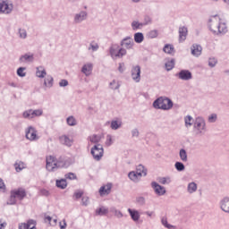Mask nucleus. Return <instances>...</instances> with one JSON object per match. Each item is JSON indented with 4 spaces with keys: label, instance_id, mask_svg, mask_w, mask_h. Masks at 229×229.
<instances>
[{
    "label": "nucleus",
    "instance_id": "obj_1",
    "mask_svg": "<svg viewBox=\"0 0 229 229\" xmlns=\"http://www.w3.org/2000/svg\"><path fill=\"white\" fill-rule=\"evenodd\" d=\"M208 28L210 31L216 35H219V33H226V31H228L226 23H225V21L221 19L219 15L212 16L209 19Z\"/></svg>",
    "mask_w": 229,
    "mask_h": 229
},
{
    "label": "nucleus",
    "instance_id": "obj_2",
    "mask_svg": "<svg viewBox=\"0 0 229 229\" xmlns=\"http://www.w3.org/2000/svg\"><path fill=\"white\" fill-rule=\"evenodd\" d=\"M27 194L28 193L24 188H16L11 191V195L7 200V205H15V203H17V199L22 201V199L26 198Z\"/></svg>",
    "mask_w": 229,
    "mask_h": 229
},
{
    "label": "nucleus",
    "instance_id": "obj_3",
    "mask_svg": "<svg viewBox=\"0 0 229 229\" xmlns=\"http://www.w3.org/2000/svg\"><path fill=\"white\" fill-rule=\"evenodd\" d=\"M154 108L160 110H171L173 108V101L165 97H160L153 103Z\"/></svg>",
    "mask_w": 229,
    "mask_h": 229
},
{
    "label": "nucleus",
    "instance_id": "obj_4",
    "mask_svg": "<svg viewBox=\"0 0 229 229\" xmlns=\"http://www.w3.org/2000/svg\"><path fill=\"white\" fill-rule=\"evenodd\" d=\"M47 171H55V169H58V160H56L55 157H47Z\"/></svg>",
    "mask_w": 229,
    "mask_h": 229
},
{
    "label": "nucleus",
    "instance_id": "obj_5",
    "mask_svg": "<svg viewBox=\"0 0 229 229\" xmlns=\"http://www.w3.org/2000/svg\"><path fill=\"white\" fill-rule=\"evenodd\" d=\"M104 150L103 146L101 145H95L94 148L91 149V155H93V157L95 160H101L103 157Z\"/></svg>",
    "mask_w": 229,
    "mask_h": 229
},
{
    "label": "nucleus",
    "instance_id": "obj_6",
    "mask_svg": "<svg viewBox=\"0 0 229 229\" xmlns=\"http://www.w3.org/2000/svg\"><path fill=\"white\" fill-rule=\"evenodd\" d=\"M131 78L139 83L140 81V66H134L131 70Z\"/></svg>",
    "mask_w": 229,
    "mask_h": 229
},
{
    "label": "nucleus",
    "instance_id": "obj_7",
    "mask_svg": "<svg viewBox=\"0 0 229 229\" xmlns=\"http://www.w3.org/2000/svg\"><path fill=\"white\" fill-rule=\"evenodd\" d=\"M112 191V183H107L104 186H102L98 192L100 196H108V194L111 192Z\"/></svg>",
    "mask_w": 229,
    "mask_h": 229
},
{
    "label": "nucleus",
    "instance_id": "obj_8",
    "mask_svg": "<svg viewBox=\"0 0 229 229\" xmlns=\"http://www.w3.org/2000/svg\"><path fill=\"white\" fill-rule=\"evenodd\" d=\"M133 38H131V37L123 38L121 42V46H123V47H125V49H131V47H133Z\"/></svg>",
    "mask_w": 229,
    "mask_h": 229
},
{
    "label": "nucleus",
    "instance_id": "obj_9",
    "mask_svg": "<svg viewBox=\"0 0 229 229\" xmlns=\"http://www.w3.org/2000/svg\"><path fill=\"white\" fill-rule=\"evenodd\" d=\"M26 138L29 140H36L37 139V131L33 127H29L28 131H26Z\"/></svg>",
    "mask_w": 229,
    "mask_h": 229
},
{
    "label": "nucleus",
    "instance_id": "obj_10",
    "mask_svg": "<svg viewBox=\"0 0 229 229\" xmlns=\"http://www.w3.org/2000/svg\"><path fill=\"white\" fill-rule=\"evenodd\" d=\"M13 8V6L12 4H8L6 2H3L0 4V13H10Z\"/></svg>",
    "mask_w": 229,
    "mask_h": 229
},
{
    "label": "nucleus",
    "instance_id": "obj_11",
    "mask_svg": "<svg viewBox=\"0 0 229 229\" xmlns=\"http://www.w3.org/2000/svg\"><path fill=\"white\" fill-rule=\"evenodd\" d=\"M19 229H37V224L33 220H29L27 223L20 225Z\"/></svg>",
    "mask_w": 229,
    "mask_h": 229
},
{
    "label": "nucleus",
    "instance_id": "obj_12",
    "mask_svg": "<svg viewBox=\"0 0 229 229\" xmlns=\"http://www.w3.org/2000/svg\"><path fill=\"white\" fill-rule=\"evenodd\" d=\"M152 187L156 193L158 194V196H164L165 194V188L162 187L157 182H152Z\"/></svg>",
    "mask_w": 229,
    "mask_h": 229
},
{
    "label": "nucleus",
    "instance_id": "obj_13",
    "mask_svg": "<svg viewBox=\"0 0 229 229\" xmlns=\"http://www.w3.org/2000/svg\"><path fill=\"white\" fill-rule=\"evenodd\" d=\"M61 144H64V146L71 147L72 146L73 140L72 138H69L67 135H63L59 138Z\"/></svg>",
    "mask_w": 229,
    "mask_h": 229
},
{
    "label": "nucleus",
    "instance_id": "obj_14",
    "mask_svg": "<svg viewBox=\"0 0 229 229\" xmlns=\"http://www.w3.org/2000/svg\"><path fill=\"white\" fill-rule=\"evenodd\" d=\"M187 28L186 27H181L179 28V41L183 42L187 38Z\"/></svg>",
    "mask_w": 229,
    "mask_h": 229
},
{
    "label": "nucleus",
    "instance_id": "obj_15",
    "mask_svg": "<svg viewBox=\"0 0 229 229\" xmlns=\"http://www.w3.org/2000/svg\"><path fill=\"white\" fill-rule=\"evenodd\" d=\"M179 78L180 80H191L192 78V73L187 70H182L179 72Z\"/></svg>",
    "mask_w": 229,
    "mask_h": 229
},
{
    "label": "nucleus",
    "instance_id": "obj_16",
    "mask_svg": "<svg viewBox=\"0 0 229 229\" xmlns=\"http://www.w3.org/2000/svg\"><path fill=\"white\" fill-rule=\"evenodd\" d=\"M128 212H129L132 221H139V219H140V214L139 213V211H137L135 209L129 208Z\"/></svg>",
    "mask_w": 229,
    "mask_h": 229
},
{
    "label": "nucleus",
    "instance_id": "obj_17",
    "mask_svg": "<svg viewBox=\"0 0 229 229\" xmlns=\"http://www.w3.org/2000/svg\"><path fill=\"white\" fill-rule=\"evenodd\" d=\"M92 64H87L83 65L81 71L83 74H85L86 76H90V74H92Z\"/></svg>",
    "mask_w": 229,
    "mask_h": 229
},
{
    "label": "nucleus",
    "instance_id": "obj_18",
    "mask_svg": "<svg viewBox=\"0 0 229 229\" xmlns=\"http://www.w3.org/2000/svg\"><path fill=\"white\" fill-rule=\"evenodd\" d=\"M195 128L201 131V130H205V121L201 118H197L195 122Z\"/></svg>",
    "mask_w": 229,
    "mask_h": 229
},
{
    "label": "nucleus",
    "instance_id": "obj_19",
    "mask_svg": "<svg viewBox=\"0 0 229 229\" xmlns=\"http://www.w3.org/2000/svg\"><path fill=\"white\" fill-rule=\"evenodd\" d=\"M201 51H202V48H201V46L199 45H193L191 47V54L194 56H199V55H201Z\"/></svg>",
    "mask_w": 229,
    "mask_h": 229
},
{
    "label": "nucleus",
    "instance_id": "obj_20",
    "mask_svg": "<svg viewBox=\"0 0 229 229\" xmlns=\"http://www.w3.org/2000/svg\"><path fill=\"white\" fill-rule=\"evenodd\" d=\"M164 53L167 55H174V47L171 44H166L163 48Z\"/></svg>",
    "mask_w": 229,
    "mask_h": 229
},
{
    "label": "nucleus",
    "instance_id": "obj_21",
    "mask_svg": "<svg viewBox=\"0 0 229 229\" xmlns=\"http://www.w3.org/2000/svg\"><path fill=\"white\" fill-rule=\"evenodd\" d=\"M55 185L56 187H58V189H67V180L65 179L56 180Z\"/></svg>",
    "mask_w": 229,
    "mask_h": 229
},
{
    "label": "nucleus",
    "instance_id": "obj_22",
    "mask_svg": "<svg viewBox=\"0 0 229 229\" xmlns=\"http://www.w3.org/2000/svg\"><path fill=\"white\" fill-rule=\"evenodd\" d=\"M141 177H142V175H139V173H137V172H130L129 173V178L132 182H137L138 180H140Z\"/></svg>",
    "mask_w": 229,
    "mask_h": 229
},
{
    "label": "nucleus",
    "instance_id": "obj_23",
    "mask_svg": "<svg viewBox=\"0 0 229 229\" xmlns=\"http://www.w3.org/2000/svg\"><path fill=\"white\" fill-rule=\"evenodd\" d=\"M221 208H222V210H224V212H229V199L228 198H225L223 199Z\"/></svg>",
    "mask_w": 229,
    "mask_h": 229
},
{
    "label": "nucleus",
    "instance_id": "obj_24",
    "mask_svg": "<svg viewBox=\"0 0 229 229\" xmlns=\"http://www.w3.org/2000/svg\"><path fill=\"white\" fill-rule=\"evenodd\" d=\"M136 172L138 173L139 175L141 176H146L148 174V171L142 165H140L137 166Z\"/></svg>",
    "mask_w": 229,
    "mask_h": 229
},
{
    "label": "nucleus",
    "instance_id": "obj_25",
    "mask_svg": "<svg viewBox=\"0 0 229 229\" xmlns=\"http://www.w3.org/2000/svg\"><path fill=\"white\" fill-rule=\"evenodd\" d=\"M14 167H15L17 173H21V171H22V169H24L26 167V165L23 162L17 161L14 164Z\"/></svg>",
    "mask_w": 229,
    "mask_h": 229
},
{
    "label": "nucleus",
    "instance_id": "obj_26",
    "mask_svg": "<svg viewBox=\"0 0 229 229\" xmlns=\"http://www.w3.org/2000/svg\"><path fill=\"white\" fill-rule=\"evenodd\" d=\"M134 40L137 44H140L144 41V35L140 32H138L134 35Z\"/></svg>",
    "mask_w": 229,
    "mask_h": 229
},
{
    "label": "nucleus",
    "instance_id": "obj_27",
    "mask_svg": "<svg viewBox=\"0 0 229 229\" xmlns=\"http://www.w3.org/2000/svg\"><path fill=\"white\" fill-rule=\"evenodd\" d=\"M36 74L38 78H44L46 76V70L42 66H39L37 68Z\"/></svg>",
    "mask_w": 229,
    "mask_h": 229
},
{
    "label": "nucleus",
    "instance_id": "obj_28",
    "mask_svg": "<svg viewBox=\"0 0 229 229\" xmlns=\"http://www.w3.org/2000/svg\"><path fill=\"white\" fill-rule=\"evenodd\" d=\"M97 216H106L108 214V208L102 207L96 210Z\"/></svg>",
    "mask_w": 229,
    "mask_h": 229
},
{
    "label": "nucleus",
    "instance_id": "obj_29",
    "mask_svg": "<svg viewBox=\"0 0 229 229\" xmlns=\"http://www.w3.org/2000/svg\"><path fill=\"white\" fill-rule=\"evenodd\" d=\"M23 119H33L32 109H29L23 112L22 114Z\"/></svg>",
    "mask_w": 229,
    "mask_h": 229
},
{
    "label": "nucleus",
    "instance_id": "obj_30",
    "mask_svg": "<svg viewBox=\"0 0 229 229\" xmlns=\"http://www.w3.org/2000/svg\"><path fill=\"white\" fill-rule=\"evenodd\" d=\"M20 62H33V55H24L20 58Z\"/></svg>",
    "mask_w": 229,
    "mask_h": 229
},
{
    "label": "nucleus",
    "instance_id": "obj_31",
    "mask_svg": "<svg viewBox=\"0 0 229 229\" xmlns=\"http://www.w3.org/2000/svg\"><path fill=\"white\" fill-rule=\"evenodd\" d=\"M44 114V111L42 109H32V118L35 119V117H40Z\"/></svg>",
    "mask_w": 229,
    "mask_h": 229
},
{
    "label": "nucleus",
    "instance_id": "obj_32",
    "mask_svg": "<svg viewBox=\"0 0 229 229\" xmlns=\"http://www.w3.org/2000/svg\"><path fill=\"white\" fill-rule=\"evenodd\" d=\"M121 121H112L111 122V128L112 130H118V128H121Z\"/></svg>",
    "mask_w": 229,
    "mask_h": 229
},
{
    "label": "nucleus",
    "instance_id": "obj_33",
    "mask_svg": "<svg viewBox=\"0 0 229 229\" xmlns=\"http://www.w3.org/2000/svg\"><path fill=\"white\" fill-rule=\"evenodd\" d=\"M45 87H53V77L47 76L45 79Z\"/></svg>",
    "mask_w": 229,
    "mask_h": 229
},
{
    "label": "nucleus",
    "instance_id": "obj_34",
    "mask_svg": "<svg viewBox=\"0 0 229 229\" xmlns=\"http://www.w3.org/2000/svg\"><path fill=\"white\" fill-rule=\"evenodd\" d=\"M174 68V61L172 59L165 64L166 71H171Z\"/></svg>",
    "mask_w": 229,
    "mask_h": 229
},
{
    "label": "nucleus",
    "instance_id": "obj_35",
    "mask_svg": "<svg viewBox=\"0 0 229 229\" xmlns=\"http://www.w3.org/2000/svg\"><path fill=\"white\" fill-rule=\"evenodd\" d=\"M197 189H198V186L196 185L195 182H191L188 185L189 192H196Z\"/></svg>",
    "mask_w": 229,
    "mask_h": 229
},
{
    "label": "nucleus",
    "instance_id": "obj_36",
    "mask_svg": "<svg viewBox=\"0 0 229 229\" xmlns=\"http://www.w3.org/2000/svg\"><path fill=\"white\" fill-rule=\"evenodd\" d=\"M180 158L182 160V162H187V152L185 149L180 150Z\"/></svg>",
    "mask_w": 229,
    "mask_h": 229
},
{
    "label": "nucleus",
    "instance_id": "obj_37",
    "mask_svg": "<svg viewBox=\"0 0 229 229\" xmlns=\"http://www.w3.org/2000/svg\"><path fill=\"white\" fill-rule=\"evenodd\" d=\"M67 124L69 126H76V119L73 116H69L67 118Z\"/></svg>",
    "mask_w": 229,
    "mask_h": 229
},
{
    "label": "nucleus",
    "instance_id": "obj_38",
    "mask_svg": "<svg viewBox=\"0 0 229 229\" xmlns=\"http://www.w3.org/2000/svg\"><path fill=\"white\" fill-rule=\"evenodd\" d=\"M64 177L66 180H77L78 178L74 173H68L64 175Z\"/></svg>",
    "mask_w": 229,
    "mask_h": 229
},
{
    "label": "nucleus",
    "instance_id": "obj_39",
    "mask_svg": "<svg viewBox=\"0 0 229 229\" xmlns=\"http://www.w3.org/2000/svg\"><path fill=\"white\" fill-rule=\"evenodd\" d=\"M24 71H26V68H24V67H20V68L17 70V74H18V76H21V78H24V76H26V73L24 72Z\"/></svg>",
    "mask_w": 229,
    "mask_h": 229
},
{
    "label": "nucleus",
    "instance_id": "obj_40",
    "mask_svg": "<svg viewBox=\"0 0 229 229\" xmlns=\"http://www.w3.org/2000/svg\"><path fill=\"white\" fill-rule=\"evenodd\" d=\"M90 142H93L94 144L99 142L101 140V138L98 135H93L89 137Z\"/></svg>",
    "mask_w": 229,
    "mask_h": 229
},
{
    "label": "nucleus",
    "instance_id": "obj_41",
    "mask_svg": "<svg viewBox=\"0 0 229 229\" xmlns=\"http://www.w3.org/2000/svg\"><path fill=\"white\" fill-rule=\"evenodd\" d=\"M119 50L115 49L114 47H111L110 54L113 58H117Z\"/></svg>",
    "mask_w": 229,
    "mask_h": 229
},
{
    "label": "nucleus",
    "instance_id": "obj_42",
    "mask_svg": "<svg viewBox=\"0 0 229 229\" xmlns=\"http://www.w3.org/2000/svg\"><path fill=\"white\" fill-rule=\"evenodd\" d=\"M185 121V126H192V118L191 115H188L184 118Z\"/></svg>",
    "mask_w": 229,
    "mask_h": 229
},
{
    "label": "nucleus",
    "instance_id": "obj_43",
    "mask_svg": "<svg viewBox=\"0 0 229 229\" xmlns=\"http://www.w3.org/2000/svg\"><path fill=\"white\" fill-rule=\"evenodd\" d=\"M175 169H177V171H183V169H185V165H183V163L176 162Z\"/></svg>",
    "mask_w": 229,
    "mask_h": 229
},
{
    "label": "nucleus",
    "instance_id": "obj_44",
    "mask_svg": "<svg viewBox=\"0 0 229 229\" xmlns=\"http://www.w3.org/2000/svg\"><path fill=\"white\" fill-rule=\"evenodd\" d=\"M51 221H53L51 216H45V223H48V225H56V220H54V223H51Z\"/></svg>",
    "mask_w": 229,
    "mask_h": 229
},
{
    "label": "nucleus",
    "instance_id": "obj_45",
    "mask_svg": "<svg viewBox=\"0 0 229 229\" xmlns=\"http://www.w3.org/2000/svg\"><path fill=\"white\" fill-rule=\"evenodd\" d=\"M148 37L149 38H157V37H158V32L157 30H151L148 33Z\"/></svg>",
    "mask_w": 229,
    "mask_h": 229
},
{
    "label": "nucleus",
    "instance_id": "obj_46",
    "mask_svg": "<svg viewBox=\"0 0 229 229\" xmlns=\"http://www.w3.org/2000/svg\"><path fill=\"white\" fill-rule=\"evenodd\" d=\"M85 17H86V14H85V13H83L82 16H81V14H77V15L75 16V21H76V22H80V21H83V20L85 19Z\"/></svg>",
    "mask_w": 229,
    "mask_h": 229
},
{
    "label": "nucleus",
    "instance_id": "obj_47",
    "mask_svg": "<svg viewBox=\"0 0 229 229\" xmlns=\"http://www.w3.org/2000/svg\"><path fill=\"white\" fill-rule=\"evenodd\" d=\"M81 196H83V191H75L73 198H75V199H80Z\"/></svg>",
    "mask_w": 229,
    "mask_h": 229
},
{
    "label": "nucleus",
    "instance_id": "obj_48",
    "mask_svg": "<svg viewBox=\"0 0 229 229\" xmlns=\"http://www.w3.org/2000/svg\"><path fill=\"white\" fill-rule=\"evenodd\" d=\"M124 55H126V49L120 48L118 50V57L121 58V57L124 56Z\"/></svg>",
    "mask_w": 229,
    "mask_h": 229
},
{
    "label": "nucleus",
    "instance_id": "obj_49",
    "mask_svg": "<svg viewBox=\"0 0 229 229\" xmlns=\"http://www.w3.org/2000/svg\"><path fill=\"white\" fill-rule=\"evenodd\" d=\"M0 191H2V192H4V191H6V185H4V182L1 178H0Z\"/></svg>",
    "mask_w": 229,
    "mask_h": 229
},
{
    "label": "nucleus",
    "instance_id": "obj_50",
    "mask_svg": "<svg viewBox=\"0 0 229 229\" xmlns=\"http://www.w3.org/2000/svg\"><path fill=\"white\" fill-rule=\"evenodd\" d=\"M208 64L210 67H215L216 64H217V60H216V58H209Z\"/></svg>",
    "mask_w": 229,
    "mask_h": 229
},
{
    "label": "nucleus",
    "instance_id": "obj_51",
    "mask_svg": "<svg viewBox=\"0 0 229 229\" xmlns=\"http://www.w3.org/2000/svg\"><path fill=\"white\" fill-rule=\"evenodd\" d=\"M162 225H164V226H165V228H173V225L167 224V218L162 219Z\"/></svg>",
    "mask_w": 229,
    "mask_h": 229
},
{
    "label": "nucleus",
    "instance_id": "obj_52",
    "mask_svg": "<svg viewBox=\"0 0 229 229\" xmlns=\"http://www.w3.org/2000/svg\"><path fill=\"white\" fill-rule=\"evenodd\" d=\"M216 119H217V114H211V115L208 117L209 123H216Z\"/></svg>",
    "mask_w": 229,
    "mask_h": 229
},
{
    "label": "nucleus",
    "instance_id": "obj_53",
    "mask_svg": "<svg viewBox=\"0 0 229 229\" xmlns=\"http://www.w3.org/2000/svg\"><path fill=\"white\" fill-rule=\"evenodd\" d=\"M59 85L60 87H67L69 85V81H67V80H62Z\"/></svg>",
    "mask_w": 229,
    "mask_h": 229
},
{
    "label": "nucleus",
    "instance_id": "obj_54",
    "mask_svg": "<svg viewBox=\"0 0 229 229\" xmlns=\"http://www.w3.org/2000/svg\"><path fill=\"white\" fill-rule=\"evenodd\" d=\"M20 37H21V38H26L27 34L24 30H20Z\"/></svg>",
    "mask_w": 229,
    "mask_h": 229
},
{
    "label": "nucleus",
    "instance_id": "obj_55",
    "mask_svg": "<svg viewBox=\"0 0 229 229\" xmlns=\"http://www.w3.org/2000/svg\"><path fill=\"white\" fill-rule=\"evenodd\" d=\"M131 26H132V29H133V30H137V29H139V26H140V24H139L138 21H133V22L131 23Z\"/></svg>",
    "mask_w": 229,
    "mask_h": 229
},
{
    "label": "nucleus",
    "instance_id": "obj_56",
    "mask_svg": "<svg viewBox=\"0 0 229 229\" xmlns=\"http://www.w3.org/2000/svg\"><path fill=\"white\" fill-rule=\"evenodd\" d=\"M82 205H89V197H83L82 198Z\"/></svg>",
    "mask_w": 229,
    "mask_h": 229
},
{
    "label": "nucleus",
    "instance_id": "obj_57",
    "mask_svg": "<svg viewBox=\"0 0 229 229\" xmlns=\"http://www.w3.org/2000/svg\"><path fill=\"white\" fill-rule=\"evenodd\" d=\"M118 71L120 72H123V71H124V64H123V63L119 64Z\"/></svg>",
    "mask_w": 229,
    "mask_h": 229
},
{
    "label": "nucleus",
    "instance_id": "obj_58",
    "mask_svg": "<svg viewBox=\"0 0 229 229\" xmlns=\"http://www.w3.org/2000/svg\"><path fill=\"white\" fill-rule=\"evenodd\" d=\"M106 145L107 146H111L112 145V136H107Z\"/></svg>",
    "mask_w": 229,
    "mask_h": 229
},
{
    "label": "nucleus",
    "instance_id": "obj_59",
    "mask_svg": "<svg viewBox=\"0 0 229 229\" xmlns=\"http://www.w3.org/2000/svg\"><path fill=\"white\" fill-rule=\"evenodd\" d=\"M66 227H67V224L65 223V221H63L60 223L61 229H65Z\"/></svg>",
    "mask_w": 229,
    "mask_h": 229
},
{
    "label": "nucleus",
    "instance_id": "obj_60",
    "mask_svg": "<svg viewBox=\"0 0 229 229\" xmlns=\"http://www.w3.org/2000/svg\"><path fill=\"white\" fill-rule=\"evenodd\" d=\"M114 85H115V81L111 82V89H119V84H116L115 87Z\"/></svg>",
    "mask_w": 229,
    "mask_h": 229
},
{
    "label": "nucleus",
    "instance_id": "obj_61",
    "mask_svg": "<svg viewBox=\"0 0 229 229\" xmlns=\"http://www.w3.org/2000/svg\"><path fill=\"white\" fill-rule=\"evenodd\" d=\"M6 227V223H2L0 221V229H4Z\"/></svg>",
    "mask_w": 229,
    "mask_h": 229
},
{
    "label": "nucleus",
    "instance_id": "obj_62",
    "mask_svg": "<svg viewBox=\"0 0 229 229\" xmlns=\"http://www.w3.org/2000/svg\"><path fill=\"white\" fill-rule=\"evenodd\" d=\"M91 47H92V49H93V51H96V49H98V45H96V46H91Z\"/></svg>",
    "mask_w": 229,
    "mask_h": 229
},
{
    "label": "nucleus",
    "instance_id": "obj_63",
    "mask_svg": "<svg viewBox=\"0 0 229 229\" xmlns=\"http://www.w3.org/2000/svg\"><path fill=\"white\" fill-rule=\"evenodd\" d=\"M132 135H133L134 137L137 136V135H139V131H134Z\"/></svg>",
    "mask_w": 229,
    "mask_h": 229
},
{
    "label": "nucleus",
    "instance_id": "obj_64",
    "mask_svg": "<svg viewBox=\"0 0 229 229\" xmlns=\"http://www.w3.org/2000/svg\"><path fill=\"white\" fill-rule=\"evenodd\" d=\"M225 3H229V0H224Z\"/></svg>",
    "mask_w": 229,
    "mask_h": 229
}]
</instances>
